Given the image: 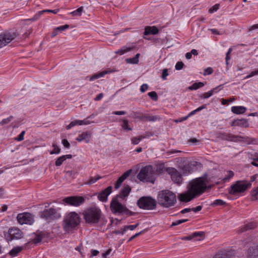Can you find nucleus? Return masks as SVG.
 I'll return each instance as SVG.
<instances>
[{
    "label": "nucleus",
    "mask_w": 258,
    "mask_h": 258,
    "mask_svg": "<svg viewBox=\"0 0 258 258\" xmlns=\"http://www.w3.org/2000/svg\"><path fill=\"white\" fill-rule=\"evenodd\" d=\"M207 182L205 178L199 177L190 181L187 191L179 195V200L182 202H190L197 197L202 195L207 189Z\"/></svg>",
    "instance_id": "nucleus-1"
},
{
    "label": "nucleus",
    "mask_w": 258,
    "mask_h": 258,
    "mask_svg": "<svg viewBox=\"0 0 258 258\" xmlns=\"http://www.w3.org/2000/svg\"><path fill=\"white\" fill-rule=\"evenodd\" d=\"M157 200L161 206L166 208L174 206L176 203L175 194L167 189L159 191Z\"/></svg>",
    "instance_id": "nucleus-2"
},
{
    "label": "nucleus",
    "mask_w": 258,
    "mask_h": 258,
    "mask_svg": "<svg viewBox=\"0 0 258 258\" xmlns=\"http://www.w3.org/2000/svg\"><path fill=\"white\" fill-rule=\"evenodd\" d=\"M83 214L85 222L90 224L98 223L102 216L101 210L97 207L87 208Z\"/></svg>",
    "instance_id": "nucleus-3"
},
{
    "label": "nucleus",
    "mask_w": 258,
    "mask_h": 258,
    "mask_svg": "<svg viewBox=\"0 0 258 258\" xmlns=\"http://www.w3.org/2000/svg\"><path fill=\"white\" fill-rule=\"evenodd\" d=\"M80 222V218L75 212H71L67 214L63 220L62 226L66 232H69L76 228Z\"/></svg>",
    "instance_id": "nucleus-4"
},
{
    "label": "nucleus",
    "mask_w": 258,
    "mask_h": 258,
    "mask_svg": "<svg viewBox=\"0 0 258 258\" xmlns=\"http://www.w3.org/2000/svg\"><path fill=\"white\" fill-rule=\"evenodd\" d=\"M110 208L111 212L115 214H119L127 216L135 215L134 212L130 211L125 206L119 202L117 198H114L112 199L110 203Z\"/></svg>",
    "instance_id": "nucleus-5"
},
{
    "label": "nucleus",
    "mask_w": 258,
    "mask_h": 258,
    "mask_svg": "<svg viewBox=\"0 0 258 258\" xmlns=\"http://www.w3.org/2000/svg\"><path fill=\"white\" fill-rule=\"evenodd\" d=\"M137 177L141 181L154 183L155 181V177L152 166L147 165L142 168Z\"/></svg>",
    "instance_id": "nucleus-6"
},
{
    "label": "nucleus",
    "mask_w": 258,
    "mask_h": 258,
    "mask_svg": "<svg viewBox=\"0 0 258 258\" xmlns=\"http://www.w3.org/2000/svg\"><path fill=\"white\" fill-rule=\"evenodd\" d=\"M137 205L140 209L152 210L156 209L157 202L151 197H142L138 200Z\"/></svg>",
    "instance_id": "nucleus-7"
},
{
    "label": "nucleus",
    "mask_w": 258,
    "mask_h": 258,
    "mask_svg": "<svg viewBox=\"0 0 258 258\" xmlns=\"http://www.w3.org/2000/svg\"><path fill=\"white\" fill-rule=\"evenodd\" d=\"M251 185L250 183L243 180H238L234 184L231 185L229 190L230 195H236L241 193L249 188Z\"/></svg>",
    "instance_id": "nucleus-8"
},
{
    "label": "nucleus",
    "mask_w": 258,
    "mask_h": 258,
    "mask_svg": "<svg viewBox=\"0 0 258 258\" xmlns=\"http://www.w3.org/2000/svg\"><path fill=\"white\" fill-rule=\"evenodd\" d=\"M86 201V197L81 196H70L64 198L62 201L67 205L79 207L83 204Z\"/></svg>",
    "instance_id": "nucleus-9"
},
{
    "label": "nucleus",
    "mask_w": 258,
    "mask_h": 258,
    "mask_svg": "<svg viewBox=\"0 0 258 258\" xmlns=\"http://www.w3.org/2000/svg\"><path fill=\"white\" fill-rule=\"evenodd\" d=\"M40 217L44 220L50 222L60 217L59 213H57L55 209L51 208L45 209L40 213Z\"/></svg>",
    "instance_id": "nucleus-10"
},
{
    "label": "nucleus",
    "mask_w": 258,
    "mask_h": 258,
    "mask_svg": "<svg viewBox=\"0 0 258 258\" xmlns=\"http://www.w3.org/2000/svg\"><path fill=\"white\" fill-rule=\"evenodd\" d=\"M167 173L170 175L171 180L178 185L182 182V175L175 168L167 167L165 169Z\"/></svg>",
    "instance_id": "nucleus-11"
},
{
    "label": "nucleus",
    "mask_w": 258,
    "mask_h": 258,
    "mask_svg": "<svg viewBox=\"0 0 258 258\" xmlns=\"http://www.w3.org/2000/svg\"><path fill=\"white\" fill-rule=\"evenodd\" d=\"M17 219L18 223L21 225H31L34 222L33 216L29 213H23L18 214Z\"/></svg>",
    "instance_id": "nucleus-12"
},
{
    "label": "nucleus",
    "mask_w": 258,
    "mask_h": 258,
    "mask_svg": "<svg viewBox=\"0 0 258 258\" xmlns=\"http://www.w3.org/2000/svg\"><path fill=\"white\" fill-rule=\"evenodd\" d=\"M8 241L19 239L23 237V232L18 228L12 227L9 229L7 235H5Z\"/></svg>",
    "instance_id": "nucleus-13"
},
{
    "label": "nucleus",
    "mask_w": 258,
    "mask_h": 258,
    "mask_svg": "<svg viewBox=\"0 0 258 258\" xmlns=\"http://www.w3.org/2000/svg\"><path fill=\"white\" fill-rule=\"evenodd\" d=\"M17 36L14 32H5L0 34V48L11 42Z\"/></svg>",
    "instance_id": "nucleus-14"
},
{
    "label": "nucleus",
    "mask_w": 258,
    "mask_h": 258,
    "mask_svg": "<svg viewBox=\"0 0 258 258\" xmlns=\"http://www.w3.org/2000/svg\"><path fill=\"white\" fill-rule=\"evenodd\" d=\"M216 138L222 140L229 142H236L237 139H240V136L233 135L230 133L225 132H219L216 134Z\"/></svg>",
    "instance_id": "nucleus-15"
},
{
    "label": "nucleus",
    "mask_w": 258,
    "mask_h": 258,
    "mask_svg": "<svg viewBox=\"0 0 258 258\" xmlns=\"http://www.w3.org/2000/svg\"><path fill=\"white\" fill-rule=\"evenodd\" d=\"M112 186H109L105 189L99 192L98 195V199L102 202H106L107 201L108 196L112 192Z\"/></svg>",
    "instance_id": "nucleus-16"
},
{
    "label": "nucleus",
    "mask_w": 258,
    "mask_h": 258,
    "mask_svg": "<svg viewBox=\"0 0 258 258\" xmlns=\"http://www.w3.org/2000/svg\"><path fill=\"white\" fill-rule=\"evenodd\" d=\"M92 136V132L89 131H87L85 132H83L81 134L76 138V140L78 142H81L84 141L86 143H88L90 141V139Z\"/></svg>",
    "instance_id": "nucleus-17"
},
{
    "label": "nucleus",
    "mask_w": 258,
    "mask_h": 258,
    "mask_svg": "<svg viewBox=\"0 0 258 258\" xmlns=\"http://www.w3.org/2000/svg\"><path fill=\"white\" fill-rule=\"evenodd\" d=\"M34 235L35 237L33 238L32 241L35 244H37L47 236V234L45 232L37 231Z\"/></svg>",
    "instance_id": "nucleus-18"
},
{
    "label": "nucleus",
    "mask_w": 258,
    "mask_h": 258,
    "mask_svg": "<svg viewBox=\"0 0 258 258\" xmlns=\"http://www.w3.org/2000/svg\"><path fill=\"white\" fill-rule=\"evenodd\" d=\"M231 126H238L242 127H247L249 126L248 120L245 119H235L231 122Z\"/></svg>",
    "instance_id": "nucleus-19"
},
{
    "label": "nucleus",
    "mask_w": 258,
    "mask_h": 258,
    "mask_svg": "<svg viewBox=\"0 0 258 258\" xmlns=\"http://www.w3.org/2000/svg\"><path fill=\"white\" fill-rule=\"evenodd\" d=\"M131 191V187L129 185H126L123 186L119 194L117 195L115 198H117V199L118 198H120V199L123 200L125 198L128 196Z\"/></svg>",
    "instance_id": "nucleus-20"
},
{
    "label": "nucleus",
    "mask_w": 258,
    "mask_h": 258,
    "mask_svg": "<svg viewBox=\"0 0 258 258\" xmlns=\"http://www.w3.org/2000/svg\"><path fill=\"white\" fill-rule=\"evenodd\" d=\"M59 11L58 9L55 10H45L38 12L36 13L31 19H29L30 21H35L39 19L40 17L44 13H52L53 14H56Z\"/></svg>",
    "instance_id": "nucleus-21"
},
{
    "label": "nucleus",
    "mask_w": 258,
    "mask_h": 258,
    "mask_svg": "<svg viewBox=\"0 0 258 258\" xmlns=\"http://www.w3.org/2000/svg\"><path fill=\"white\" fill-rule=\"evenodd\" d=\"M111 72H112V71H103L96 73V74H94L93 75H92L91 77L88 76L86 77V79H88L89 80V81H94L98 78L103 77L106 74H107L109 73H111Z\"/></svg>",
    "instance_id": "nucleus-22"
},
{
    "label": "nucleus",
    "mask_w": 258,
    "mask_h": 258,
    "mask_svg": "<svg viewBox=\"0 0 258 258\" xmlns=\"http://www.w3.org/2000/svg\"><path fill=\"white\" fill-rule=\"evenodd\" d=\"M159 32L158 29L156 26H147L145 28L144 34L148 35L150 34L155 35Z\"/></svg>",
    "instance_id": "nucleus-23"
},
{
    "label": "nucleus",
    "mask_w": 258,
    "mask_h": 258,
    "mask_svg": "<svg viewBox=\"0 0 258 258\" xmlns=\"http://www.w3.org/2000/svg\"><path fill=\"white\" fill-rule=\"evenodd\" d=\"M248 253L249 256L251 257L258 256V243L254 244L250 247L248 250Z\"/></svg>",
    "instance_id": "nucleus-24"
},
{
    "label": "nucleus",
    "mask_w": 258,
    "mask_h": 258,
    "mask_svg": "<svg viewBox=\"0 0 258 258\" xmlns=\"http://www.w3.org/2000/svg\"><path fill=\"white\" fill-rule=\"evenodd\" d=\"M246 110V108L242 106H232L231 107V111L236 114H240L244 113Z\"/></svg>",
    "instance_id": "nucleus-25"
},
{
    "label": "nucleus",
    "mask_w": 258,
    "mask_h": 258,
    "mask_svg": "<svg viewBox=\"0 0 258 258\" xmlns=\"http://www.w3.org/2000/svg\"><path fill=\"white\" fill-rule=\"evenodd\" d=\"M241 138L237 139V140L235 142H242L246 143L247 144H250L252 143L254 141H255V139L253 138H250L248 137H242L240 136Z\"/></svg>",
    "instance_id": "nucleus-26"
},
{
    "label": "nucleus",
    "mask_w": 258,
    "mask_h": 258,
    "mask_svg": "<svg viewBox=\"0 0 258 258\" xmlns=\"http://www.w3.org/2000/svg\"><path fill=\"white\" fill-rule=\"evenodd\" d=\"M257 226V224L255 222H249L242 229V231H246L247 230L253 229L256 228Z\"/></svg>",
    "instance_id": "nucleus-27"
},
{
    "label": "nucleus",
    "mask_w": 258,
    "mask_h": 258,
    "mask_svg": "<svg viewBox=\"0 0 258 258\" xmlns=\"http://www.w3.org/2000/svg\"><path fill=\"white\" fill-rule=\"evenodd\" d=\"M140 119L145 120L148 121H155L157 120L158 117L155 115H145L141 116Z\"/></svg>",
    "instance_id": "nucleus-28"
},
{
    "label": "nucleus",
    "mask_w": 258,
    "mask_h": 258,
    "mask_svg": "<svg viewBox=\"0 0 258 258\" xmlns=\"http://www.w3.org/2000/svg\"><path fill=\"white\" fill-rule=\"evenodd\" d=\"M234 175V173L231 170H228L226 171V174L225 176L222 178V180L223 182L228 181L231 178H232Z\"/></svg>",
    "instance_id": "nucleus-29"
},
{
    "label": "nucleus",
    "mask_w": 258,
    "mask_h": 258,
    "mask_svg": "<svg viewBox=\"0 0 258 258\" xmlns=\"http://www.w3.org/2000/svg\"><path fill=\"white\" fill-rule=\"evenodd\" d=\"M23 246H17L14 247L10 251L9 254L12 256L17 255L23 249Z\"/></svg>",
    "instance_id": "nucleus-30"
},
{
    "label": "nucleus",
    "mask_w": 258,
    "mask_h": 258,
    "mask_svg": "<svg viewBox=\"0 0 258 258\" xmlns=\"http://www.w3.org/2000/svg\"><path fill=\"white\" fill-rule=\"evenodd\" d=\"M192 169L189 164H185L182 168L183 175H188L192 172Z\"/></svg>",
    "instance_id": "nucleus-31"
},
{
    "label": "nucleus",
    "mask_w": 258,
    "mask_h": 258,
    "mask_svg": "<svg viewBox=\"0 0 258 258\" xmlns=\"http://www.w3.org/2000/svg\"><path fill=\"white\" fill-rule=\"evenodd\" d=\"M102 178V176L97 175L94 177H90L89 179L85 183L86 184L91 185Z\"/></svg>",
    "instance_id": "nucleus-32"
},
{
    "label": "nucleus",
    "mask_w": 258,
    "mask_h": 258,
    "mask_svg": "<svg viewBox=\"0 0 258 258\" xmlns=\"http://www.w3.org/2000/svg\"><path fill=\"white\" fill-rule=\"evenodd\" d=\"M77 124L83 125V121L80 120H75L71 122V123L66 126V129L69 130Z\"/></svg>",
    "instance_id": "nucleus-33"
},
{
    "label": "nucleus",
    "mask_w": 258,
    "mask_h": 258,
    "mask_svg": "<svg viewBox=\"0 0 258 258\" xmlns=\"http://www.w3.org/2000/svg\"><path fill=\"white\" fill-rule=\"evenodd\" d=\"M204 86V84L203 82L195 83L189 87V89L191 90H197L198 89L201 88Z\"/></svg>",
    "instance_id": "nucleus-34"
},
{
    "label": "nucleus",
    "mask_w": 258,
    "mask_h": 258,
    "mask_svg": "<svg viewBox=\"0 0 258 258\" xmlns=\"http://www.w3.org/2000/svg\"><path fill=\"white\" fill-rule=\"evenodd\" d=\"M139 225V223L136 224V225H127L124 226L123 228V230L121 232V234L123 235L124 232L128 229L130 230H134L135 228H136Z\"/></svg>",
    "instance_id": "nucleus-35"
},
{
    "label": "nucleus",
    "mask_w": 258,
    "mask_h": 258,
    "mask_svg": "<svg viewBox=\"0 0 258 258\" xmlns=\"http://www.w3.org/2000/svg\"><path fill=\"white\" fill-rule=\"evenodd\" d=\"M226 205V202L220 199L216 200L211 204V206H224Z\"/></svg>",
    "instance_id": "nucleus-36"
},
{
    "label": "nucleus",
    "mask_w": 258,
    "mask_h": 258,
    "mask_svg": "<svg viewBox=\"0 0 258 258\" xmlns=\"http://www.w3.org/2000/svg\"><path fill=\"white\" fill-rule=\"evenodd\" d=\"M123 123L121 124V127L123 130L132 131V129L129 126L128 121L126 119H122Z\"/></svg>",
    "instance_id": "nucleus-37"
},
{
    "label": "nucleus",
    "mask_w": 258,
    "mask_h": 258,
    "mask_svg": "<svg viewBox=\"0 0 258 258\" xmlns=\"http://www.w3.org/2000/svg\"><path fill=\"white\" fill-rule=\"evenodd\" d=\"M83 7H81L77 9V10L72 12L70 14L73 16H80L82 15V12L83 11Z\"/></svg>",
    "instance_id": "nucleus-38"
},
{
    "label": "nucleus",
    "mask_w": 258,
    "mask_h": 258,
    "mask_svg": "<svg viewBox=\"0 0 258 258\" xmlns=\"http://www.w3.org/2000/svg\"><path fill=\"white\" fill-rule=\"evenodd\" d=\"M53 149L50 152V154H58L60 152V148L54 143L52 144Z\"/></svg>",
    "instance_id": "nucleus-39"
},
{
    "label": "nucleus",
    "mask_w": 258,
    "mask_h": 258,
    "mask_svg": "<svg viewBox=\"0 0 258 258\" xmlns=\"http://www.w3.org/2000/svg\"><path fill=\"white\" fill-rule=\"evenodd\" d=\"M65 161L64 156H61L58 157L55 162V165L56 166H60L62 165V163Z\"/></svg>",
    "instance_id": "nucleus-40"
},
{
    "label": "nucleus",
    "mask_w": 258,
    "mask_h": 258,
    "mask_svg": "<svg viewBox=\"0 0 258 258\" xmlns=\"http://www.w3.org/2000/svg\"><path fill=\"white\" fill-rule=\"evenodd\" d=\"M206 106H207L206 104H204V105L200 106L199 107H198L196 109L191 111L188 114V116H189L195 114V113H196L197 112L202 110V109L206 108Z\"/></svg>",
    "instance_id": "nucleus-41"
},
{
    "label": "nucleus",
    "mask_w": 258,
    "mask_h": 258,
    "mask_svg": "<svg viewBox=\"0 0 258 258\" xmlns=\"http://www.w3.org/2000/svg\"><path fill=\"white\" fill-rule=\"evenodd\" d=\"M191 235L193 238H196L198 237L203 238L205 236V232L203 231L195 232L192 233Z\"/></svg>",
    "instance_id": "nucleus-42"
},
{
    "label": "nucleus",
    "mask_w": 258,
    "mask_h": 258,
    "mask_svg": "<svg viewBox=\"0 0 258 258\" xmlns=\"http://www.w3.org/2000/svg\"><path fill=\"white\" fill-rule=\"evenodd\" d=\"M165 168L164 164L161 163L156 165V171L157 173L160 174L161 173Z\"/></svg>",
    "instance_id": "nucleus-43"
},
{
    "label": "nucleus",
    "mask_w": 258,
    "mask_h": 258,
    "mask_svg": "<svg viewBox=\"0 0 258 258\" xmlns=\"http://www.w3.org/2000/svg\"><path fill=\"white\" fill-rule=\"evenodd\" d=\"M214 94V90H210L208 92H205L201 96V98L207 99L212 96Z\"/></svg>",
    "instance_id": "nucleus-44"
},
{
    "label": "nucleus",
    "mask_w": 258,
    "mask_h": 258,
    "mask_svg": "<svg viewBox=\"0 0 258 258\" xmlns=\"http://www.w3.org/2000/svg\"><path fill=\"white\" fill-rule=\"evenodd\" d=\"M148 95L153 100L157 101L158 100V95L155 91H152L148 93Z\"/></svg>",
    "instance_id": "nucleus-45"
},
{
    "label": "nucleus",
    "mask_w": 258,
    "mask_h": 258,
    "mask_svg": "<svg viewBox=\"0 0 258 258\" xmlns=\"http://www.w3.org/2000/svg\"><path fill=\"white\" fill-rule=\"evenodd\" d=\"M14 118V117L13 116H9V117H8L7 118H5V119H3L1 122H0V124L2 125H5V124H8V123H9Z\"/></svg>",
    "instance_id": "nucleus-46"
},
{
    "label": "nucleus",
    "mask_w": 258,
    "mask_h": 258,
    "mask_svg": "<svg viewBox=\"0 0 258 258\" xmlns=\"http://www.w3.org/2000/svg\"><path fill=\"white\" fill-rule=\"evenodd\" d=\"M251 196L252 200H256L258 198V186L252 191Z\"/></svg>",
    "instance_id": "nucleus-47"
},
{
    "label": "nucleus",
    "mask_w": 258,
    "mask_h": 258,
    "mask_svg": "<svg viewBox=\"0 0 258 258\" xmlns=\"http://www.w3.org/2000/svg\"><path fill=\"white\" fill-rule=\"evenodd\" d=\"M188 221V219H181V220H178L175 222H172V223L171 225V227L175 226L178 225L181 223H183L184 222H187Z\"/></svg>",
    "instance_id": "nucleus-48"
},
{
    "label": "nucleus",
    "mask_w": 258,
    "mask_h": 258,
    "mask_svg": "<svg viewBox=\"0 0 258 258\" xmlns=\"http://www.w3.org/2000/svg\"><path fill=\"white\" fill-rule=\"evenodd\" d=\"M123 181L124 180H123V179L120 176L115 182L114 186L115 188L118 189L119 187H120Z\"/></svg>",
    "instance_id": "nucleus-49"
},
{
    "label": "nucleus",
    "mask_w": 258,
    "mask_h": 258,
    "mask_svg": "<svg viewBox=\"0 0 258 258\" xmlns=\"http://www.w3.org/2000/svg\"><path fill=\"white\" fill-rule=\"evenodd\" d=\"M132 172V169L128 170L127 171H126L124 173H123L120 177L123 179V180H124L130 176V175L131 174V173Z\"/></svg>",
    "instance_id": "nucleus-50"
},
{
    "label": "nucleus",
    "mask_w": 258,
    "mask_h": 258,
    "mask_svg": "<svg viewBox=\"0 0 258 258\" xmlns=\"http://www.w3.org/2000/svg\"><path fill=\"white\" fill-rule=\"evenodd\" d=\"M69 28V25L66 24L64 25L60 26L59 27H56V30H57L58 32H62Z\"/></svg>",
    "instance_id": "nucleus-51"
},
{
    "label": "nucleus",
    "mask_w": 258,
    "mask_h": 258,
    "mask_svg": "<svg viewBox=\"0 0 258 258\" xmlns=\"http://www.w3.org/2000/svg\"><path fill=\"white\" fill-rule=\"evenodd\" d=\"M219 8V5L218 4H216L209 10V12L210 13H213L214 12H216Z\"/></svg>",
    "instance_id": "nucleus-52"
},
{
    "label": "nucleus",
    "mask_w": 258,
    "mask_h": 258,
    "mask_svg": "<svg viewBox=\"0 0 258 258\" xmlns=\"http://www.w3.org/2000/svg\"><path fill=\"white\" fill-rule=\"evenodd\" d=\"M131 50L130 48H126L125 49H121L116 51V53L119 54V55H122L125 52L129 51Z\"/></svg>",
    "instance_id": "nucleus-53"
},
{
    "label": "nucleus",
    "mask_w": 258,
    "mask_h": 258,
    "mask_svg": "<svg viewBox=\"0 0 258 258\" xmlns=\"http://www.w3.org/2000/svg\"><path fill=\"white\" fill-rule=\"evenodd\" d=\"M183 66L184 64L182 61H178L176 63L175 68L176 70H180L182 69Z\"/></svg>",
    "instance_id": "nucleus-54"
},
{
    "label": "nucleus",
    "mask_w": 258,
    "mask_h": 258,
    "mask_svg": "<svg viewBox=\"0 0 258 258\" xmlns=\"http://www.w3.org/2000/svg\"><path fill=\"white\" fill-rule=\"evenodd\" d=\"M112 250L109 248L107 249L105 252L102 253V256L103 258H108V256L110 255Z\"/></svg>",
    "instance_id": "nucleus-55"
},
{
    "label": "nucleus",
    "mask_w": 258,
    "mask_h": 258,
    "mask_svg": "<svg viewBox=\"0 0 258 258\" xmlns=\"http://www.w3.org/2000/svg\"><path fill=\"white\" fill-rule=\"evenodd\" d=\"M126 60L127 62L133 63V64H136V63H138L139 62V60H135V58L134 57L133 58H127L126 59Z\"/></svg>",
    "instance_id": "nucleus-56"
},
{
    "label": "nucleus",
    "mask_w": 258,
    "mask_h": 258,
    "mask_svg": "<svg viewBox=\"0 0 258 258\" xmlns=\"http://www.w3.org/2000/svg\"><path fill=\"white\" fill-rule=\"evenodd\" d=\"M213 72V69L209 67L204 70V75L205 76L211 75V74H212Z\"/></svg>",
    "instance_id": "nucleus-57"
},
{
    "label": "nucleus",
    "mask_w": 258,
    "mask_h": 258,
    "mask_svg": "<svg viewBox=\"0 0 258 258\" xmlns=\"http://www.w3.org/2000/svg\"><path fill=\"white\" fill-rule=\"evenodd\" d=\"M258 75V69L251 72L249 75H248L247 76H246L245 77V79H248V78L253 77L254 75Z\"/></svg>",
    "instance_id": "nucleus-58"
},
{
    "label": "nucleus",
    "mask_w": 258,
    "mask_h": 258,
    "mask_svg": "<svg viewBox=\"0 0 258 258\" xmlns=\"http://www.w3.org/2000/svg\"><path fill=\"white\" fill-rule=\"evenodd\" d=\"M25 134V131H22L20 134L17 137V138L16 139V140L18 141H23L24 140V135Z\"/></svg>",
    "instance_id": "nucleus-59"
},
{
    "label": "nucleus",
    "mask_w": 258,
    "mask_h": 258,
    "mask_svg": "<svg viewBox=\"0 0 258 258\" xmlns=\"http://www.w3.org/2000/svg\"><path fill=\"white\" fill-rule=\"evenodd\" d=\"M168 76V70L165 69L162 71V78L163 80H166L167 76Z\"/></svg>",
    "instance_id": "nucleus-60"
},
{
    "label": "nucleus",
    "mask_w": 258,
    "mask_h": 258,
    "mask_svg": "<svg viewBox=\"0 0 258 258\" xmlns=\"http://www.w3.org/2000/svg\"><path fill=\"white\" fill-rule=\"evenodd\" d=\"M148 88V85L146 84H143L140 87V91L141 92H145Z\"/></svg>",
    "instance_id": "nucleus-61"
},
{
    "label": "nucleus",
    "mask_w": 258,
    "mask_h": 258,
    "mask_svg": "<svg viewBox=\"0 0 258 258\" xmlns=\"http://www.w3.org/2000/svg\"><path fill=\"white\" fill-rule=\"evenodd\" d=\"M62 144L66 148H69L70 147V144L67 139H63L62 140Z\"/></svg>",
    "instance_id": "nucleus-62"
},
{
    "label": "nucleus",
    "mask_w": 258,
    "mask_h": 258,
    "mask_svg": "<svg viewBox=\"0 0 258 258\" xmlns=\"http://www.w3.org/2000/svg\"><path fill=\"white\" fill-rule=\"evenodd\" d=\"M140 142V139L138 137H134L132 139V143L133 144L137 145Z\"/></svg>",
    "instance_id": "nucleus-63"
},
{
    "label": "nucleus",
    "mask_w": 258,
    "mask_h": 258,
    "mask_svg": "<svg viewBox=\"0 0 258 258\" xmlns=\"http://www.w3.org/2000/svg\"><path fill=\"white\" fill-rule=\"evenodd\" d=\"M126 113V112L125 111H113L112 112L113 114L118 115H125Z\"/></svg>",
    "instance_id": "nucleus-64"
}]
</instances>
